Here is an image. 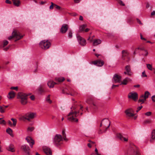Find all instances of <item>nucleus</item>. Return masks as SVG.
<instances>
[{"mask_svg": "<svg viewBox=\"0 0 155 155\" xmlns=\"http://www.w3.org/2000/svg\"><path fill=\"white\" fill-rule=\"evenodd\" d=\"M83 107L78 104L77 102L74 103L71 108V112L67 116V119L68 120L72 122H78V119L76 118L78 116V114L80 112L81 110L83 111Z\"/></svg>", "mask_w": 155, "mask_h": 155, "instance_id": "f257e3e1", "label": "nucleus"}, {"mask_svg": "<svg viewBox=\"0 0 155 155\" xmlns=\"http://www.w3.org/2000/svg\"><path fill=\"white\" fill-rule=\"evenodd\" d=\"M28 95L22 92L18 93L17 97L18 99H20V102L23 105H25L27 103V96Z\"/></svg>", "mask_w": 155, "mask_h": 155, "instance_id": "f03ea898", "label": "nucleus"}, {"mask_svg": "<svg viewBox=\"0 0 155 155\" xmlns=\"http://www.w3.org/2000/svg\"><path fill=\"white\" fill-rule=\"evenodd\" d=\"M24 35H21L18 31L15 30L12 33V35L8 37V39L9 40H11L13 38H15L16 40L15 41H16L22 38Z\"/></svg>", "mask_w": 155, "mask_h": 155, "instance_id": "7ed1b4c3", "label": "nucleus"}, {"mask_svg": "<svg viewBox=\"0 0 155 155\" xmlns=\"http://www.w3.org/2000/svg\"><path fill=\"white\" fill-rule=\"evenodd\" d=\"M63 139L61 135L60 134H56L54 137V143L56 146L60 145L62 143Z\"/></svg>", "mask_w": 155, "mask_h": 155, "instance_id": "20e7f679", "label": "nucleus"}, {"mask_svg": "<svg viewBox=\"0 0 155 155\" xmlns=\"http://www.w3.org/2000/svg\"><path fill=\"white\" fill-rule=\"evenodd\" d=\"M127 155H140V153L136 147L132 145L129 149Z\"/></svg>", "mask_w": 155, "mask_h": 155, "instance_id": "39448f33", "label": "nucleus"}, {"mask_svg": "<svg viewBox=\"0 0 155 155\" xmlns=\"http://www.w3.org/2000/svg\"><path fill=\"white\" fill-rule=\"evenodd\" d=\"M51 43L48 40H44L39 43L40 47L43 49H47L51 46Z\"/></svg>", "mask_w": 155, "mask_h": 155, "instance_id": "423d86ee", "label": "nucleus"}, {"mask_svg": "<svg viewBox=\"0 0 155 155\" xmlns=\"http://www.w3.org/2000/svg\"><path fill=\"white\" fill-rule=\"evenodd\" d=\"M66 89L62 90V93L64 94H67L70 95L72 96H75L77 95L78 94V93L76 91L72 88L69 89L68 92L66 91Z\"/></svg>", "mask_w": 155, "mask_h": 155, "instance_id": "0eeeda50", "label": "nucleus"}, {"mask_svg": "<svg viewBox=\"0 0 155 155\" xmlns=\"http://www.w3.org/2000/svg\"><path fill=\"white\" fill-rule=\"evenodd\" d=\"M102 121L103 127L105 129L104 132H105L107 131V129L110 127V122L109 120L107 119H104Z\"/></svg>", "mask_w": 155, "mask_h": 155, "instance_id": "6e6552de", "label": "nucleus"}, {"mask_svg": "<svg viewBox=\"0 0 155 155\" xmlns=\"http://www.w3.org/2000/svg\"><path fill=\"white\" fill-rule=\"evenodd\" d=\"M77 38L79 43L81 45L84 46L86 45V41L83 38L80 36H77Z\"/></svg>", "mask_w": 155, "mask_h": 155, "instance_id": "1a4fd4ad", "label": "nucleus"}, {"mask_svg": "<svg viewBox=\"0 0 155 155\" xmlns=\"http://www.w3.org/2000/svg\"><path fill=\"white\" fill-rule=\"evenodd\" d=\"M125 113L127 117H133L134 115V111L131 108H129L126 110Z\"/></svg>", "mask_w": 155, "mask_h": 155, "instance_id": "9d476101", "label": "nucleus"}, {"mask_svg": "<svg viewBox=\"0 0 155 155\" xmlns=\"http://www.w3.org/2000/svg\"><path fill=\"white\" fill-rule=\"evenodd\" d=\"M138 94L136 92H130L128 95V97L135 101L137 99Z\"/></svg>", "mask_w": 155, "mask_h": 155, "instance_id": "9b49d317", "label": "nucleus"}, {"mask_svg": "<svg viewBox=\"0 0 155 155\" xmlns=\"http://www.w3.org/2000/svg\"><path fill=\"white\" fill-rule=\"evenodd\" d=\"M91 64H94L95 65L99 67H101L104 64V61L101 60H98L92 61L91 62Z\"/></svg>", "mask_w": 155, "mask_h": 155, "instance_id": "f8f14e48", "label": "nucleus"}, {"mask_svg": "<svg viewBox=\"0 0 155 155\" xmlns=\"http://www.w3.org/2000/svg\"><path fill=\"white\" fill-rule=\"evenodd\" d=\"M121 76L117 74H115L114 75L113 80L115 83H119L121 80Z\"/></svg>", "mask_w": 155, "mask_h": 155, "instance_id": "ddd939ff", "label": "nucleus"}, {"mask_svg": "<svg viewBox=\"0 0 155 155\" xmlns=\"http://www.w3.org/2000/svg\"><path fill=\"white\" fill-rule=\"evenodd\" d=\"M69 28L68 25L66 24H63L60 29V32L62 33H65L67 31Z\"/></svg>", "mask_w": 155, "mask_h": 155, "instance_id": "4468645a", "label": "nucleus"}, {"mask_svg": "<svg viewBox=\"0 0 155 155\" xmlns=\"http://www.w3.org/2000/svg\"><path fill=\"white\" fill-rule=\"evenodd\" d=\"M21 148L26 153V155H30L29 149L28 147L24 145L21 146Z\"/></svg>", "mask_w": 155, "mask_h": 155, "instance_id": "2eb2a0df", "label": "nucleus"}, {"mask_svg": "<svg viewBox=\"0 0 155 155\" xmlns=\"http://www.w3.org/2000/svg\"><path fill=\"white\" fill-rule=\"evenodd\" d=\"M44 152L47 155H52V152L50 148L47 147H45L43 148Z\"/></svg>", "mask_w": 155, "mask_h": 155, "instance_id": "dca6fc26", "label": "nucleus"}, {"mask_svg": "<svg viewBox=\"0 0 155 155\" xmlns=\"http://www.w3.org/2000/svg\"><path fill=\"white\" fill-rule=\"evenodd\" d=\"M26 140H27V142L29 144L31 147H33V145L34 144V140L30 137H27L26 138Z\"/></svg>", "mask_w": 155, "mask_h": 155, "instance_id": "f3484780", "label": "nucleus"}, {"mask_svg": "<svg viewBox=\"0 0 155 155\" xmlns=\"http://www.w3.org/2000/svg\"><path fill=\"white\" fill-rule=\"evenodd\" d=\"M125 69L128 72V75L131 76L133 74V73L131 72L130 69V67L129 65H127L125 67Z\"/></svg>", "mask_w": 155, "mask_h": 155, "instance_id": "a211bd4d", "label": "nucleus"}, {"mask_svg": "<svg viewBox=\"0 0 155 155\" xmlns=\"http://www.w3.org/2000/svg\"><path fill=\"white\" fill-rule=\"evenodd\" d=\"M35 114L34 113H27L26 116L27 117V120L30 121L31 119H33Z\"/></svg>", "mask_w": 155, "mask_h": 155, "instance_id": "6ab92c4d", "label": "nucleus"}, {"mask_svg": "<svg viewBox=\"0 0 155 155\" xmlns=\"http://www.w3.org/2000/svg\"><path fill=\"white\" fill-rule=\"evenodd\" d=\"M101 40L99 39H95L93 41V45L94 46H97L101 43Z\"/></svg>", "mask_w": 155, "mask_h": 155, "instance_id": "aec40b11", "label": "nucleus"}, {"mask_svg": "<svg viewBox=\"0 0 155 155\" xmlns=\"http://www.w3.org/2000/svg\"><path fill=\"white\" fill-rule=\"evenodd\" d=\"M56 84V83L51 80L49 81L47 83L48 85L50 88H53L54 85Z\"/></svg>", "mask_w": 155, "mask_h": 155, "instance_id": "412c9836", "label": "nucleus"}, {"mask_svg": "<svg viewBox=\"0 0 155 155\" xmlns=\"http://www.w3.org/2000/svg\"><path fill=\"white\" fill-rule=\"evenodd\" d=\"M15 93L13 91H11L9 93L8 95V97L9 99H12L15 97Z\"/></svg>", "mask_w": 155, "mask_h": 155, "instance_id": "4be33fe9", "label": "nucleus"}, {"mask_svg": "<svg viewBox=\"0 0 155 155\" xmlns=\"http://www.w3.org/2000/svg\"><path fill=\"white\" fill-rule=\"evenodd\" d=\"M151 138V139L150 140L151 142H152L153 140H155V130H154L152 131Z\"/></svg>", "mask_w": 155, "mask_h": 155, "instance_id": "5701e85b", "label": "nucleus"}, {"mask_svg": "<svg viewBox=\"0 0 155 155\" xmlns=\"http://www.w3.org/2000/svg\"><path fill=\"white\" fill-rule=\"evenodd\" d=\"M7 150L12 152H14L15 151L14 145L12 144H10L8 147Z\"/></svg>", "mask_w": 155, "mask_h": 155, "instance_id": "b1692460", "label": "nucleus"}, {"mask_svg": "<svg viewBox=\"0 0 155 155\" xmlns=\"http://www.w3.org/2000/svg\"><path fill=\"white\" fill-rule=\"evenodd\" d=\"M14 5L16 6H19L20 2L19 0H12Z\"/></svg>", "mask_w": 155, "mask_h": 155, "instance_id": "393cba45", "label": "nucleus"}, {"mask_svg": "<svg viewBox=\"0 0 155 155\" xmlns=\"http://www.w3.org/2000/svg\"><path fill=\"white\" fill-rule=\"evenodd\" d=\"M130 80V79L127 78L124 79L122 82L121 84H123L124 85H126L127 83Z\"/></svg>", "mask_w": 155, "mask_h": 155, "instance_id": "a878e982", "label": "nucleus"}, {"mask_svg": "<svg viewBox=\"0 0 155 155\" xmlns=\"http://www.w3.org/2000/svg\"><path fill=\"white\" fill-rule=\"evenodd\" d=\"M146 100V99L144 97V95H143L140 97L139 100V101L140 102H142V103H143Z\"/></svg>", "mask_w": 155, "mask_h": 155, "instance_id": "bb28decb", "label": "nucleus"}, {"mask_svg": "<svg viewBox=\"0 0 155 155\" xmlns=\"http://www.w3.org/2000/svg\"><path fill=\"white\" fill-rule=\"evenodd\" d=\"M118 137L121 140H124L125 141H127L128 140L127 138L124 137L120 134L118 135Z\"/></svg>", "mask_w": 155, "mask_h": 155, "instance_id": "cd10ccee", "label": "nucleus"}, {"mask_svg": "<svg viewBox=\"0 0 155 155\" xmlns=\"http://www.w3.org/2000/svg\"><path fill=\"white\" fill-rule=\"evenodd\" d=\"M92 104V107L93 109L95 110H96L98 108V105L97 103L95 102H93Z\"/></svg>", "mask_w": 155, "mask_h": 155, "instance_id": "c85d7f7f", "label": "nucleus"}, {"mask_svg": "<svg viewBox=\"0 0 155 155\" xmlns=\"http://www.w3.org/2000/svg\"><path fill=\"white\" fill-rule=\"evenodd\" d=\"M62 134L63 137L64 139V140L65 141H67L68 139L66 137V135L65 132V131L64 130L62 131Z\"/></svg>", "mask_w": 155, "mask_h": 155, "instance_id": "c756f323", "label": "nucleus"}, {"mask_svg": "<svg viewBox=\"0 0 155 155\" xmlns=\"http://www.w3.org/2000/svg\"><path fill=\"white\" fill-rule=\"evenodd\" d=\"M6 132L11 136H12V130L9 128H8L6 129Z\"/></svg>", "mask_w": 155, "mask_h": 155, "instance_id": "7c9ffc66", "label": "nucleus"}, {"mask_svg": "<svg viewBox=\"0 0 155 155\" xmlns=\"http://www.w3.org/2000/svg\"><path fill=\"white\" fill-rule=\"evenodd\" d=\"M137 50H140V51H143L144 50V48L143 47H138L137 48H136L135 50V51H134V54H135L136 53V51H137Z\"/></svg>", "mask_w": 155, "mask_h": 155, "instance_id": "2f4dec72", "label": "nucleus"}, {"mask_svg": "<svg viewBox=\"0 0 155 155\" xmlns=\"http://www.w3.org/2000/svg\"><path fill=\"white\" fill-rule=\"evenodd\" d=\"M86 26V25L85 24H84L81 26L79 28V31H83L85 27Z\"/></svg>", "mask_w": 155, "mask_h": 155, "instance_id": "473e14b6", "label": "nucleus"}, {"mask_svg": "<svg viewBox=\"0 0 155 155\" xmlns=\"http://www.w3.org/2000/svg\"><path fill=\"white\" fill-rule=\"evenodd\" d=\"M44 86V85H40L38 88V91L40 92L41 93H42L44 92V90L43 89V88Z\"/></svg>", "mask_w": 155, "mask_h": 155, "instance_id": "72a5a7b5", "label": "nucleus"}, {"mask_svg": "<svg viewBox=\"0 0 155 155\" xmlns=\"http://www.w3.org/2000/svg\"><path fill=\"white\" fill-rule=\"evenodd\" d=\"M56 80L59 82H62L64 80V78L63 77L56 78Z\"/></svg>", "mask_w": 155, "mask_h": 155, "instance_id": "f704fd0d", "label": "nucleus"}, {"mask_svg": "<svg viewBox=\"0 0 155 155\" xmlns=\"http://www.w3.org/2000/svg\"><path fill=\"white\" fill-rule=\"evenodd\" d=\"M11 120L13 122V126L15 127L16 126L17 124V120L15 119H14L13 118H12L11 119Z\"/></svg>", "mask_w": 155, "mask_h": 155, "instance_id": "c9c22d12", "label": "nucleus"}, {"mask_svg": "<svg viewBox=\"0 0 155 155\" xmlns=\"http://www.w3.org/2000/svg\"><path fill=\"white\" fill-rule=\"evenodd\" d=\"M150 94V93L148 91H146L145 92L144 95V97L146 99L148 97L149 95Z\"/></svg>", "mask_w": 155, "mask_h": 155, "instance_id": "e433bc0d", "label": "nucleus"}, {"mask_svg": "<svg viewBox=\"0 0 155 155\" xmlns=\"http://www.w3.org/2000/svg\"><path fill=\"white\" fill-rule=\"evenodd\" d=\"M123 54V56H126L128 55L127 51L126 50H124L122 51Z\"/></svg>", "mask_w": 155, "mask_h": 155, "instance_id": "4c0bfd02", "label": "nucleus"}, {"mask_svg": "<svg viewBox=\"0 0 155 155\" xmlns=\"http://www.w3.org/2000/svg\"><path fill=\"white\" fill-rule=\"evenodd\" d=\"M50 95H48L47 97L46 98V101L50 104H51L52 103V101L50 100Z\"/></svg>", "mask_w": 155, "mask_h": 155, "instance_id": "58836bf2", "label": "nucleus"}, {"mask_svg": "<svg viewBox=\"0 0 155 155\" xmlns=\"http://www.w3.org/2000/svg\"><path fill=\"white\" fill-rule=\"evenodd\" d=\"M5 110V108H4V107L0 106V112L2 113H3L5 112L4 110Z\"/></svg>", "mask_w": 155, "mask_h": 155, "instance_id": "ea45409f", "label": "nucleus"}, {"mask_svg": "<svg viewBox=\"0 0 155 155\" xmlns=\"http://www.w3.org/2000/svg\"><path fill=\"white\" fill-rule=\"evenodd\" d=\"M147 68L150 70H152V67L151 65L150 64H147Z\"/></svg>", "mask_w": 155, "mask_h": 155, "instance_id": "a19ab883", "label": "nucleus"}, {"mask_svg": "<svg viewBox=\"0 0 155 155\" xmlns=\"http://www.w3.org/2000/svg\"><path fill=\"white\" fill-rule=\"evenodd\" d=\"M27 117L26 116V114H25L24 116H22L21 119V120H27Z\"/></svg>", "mask_w": 155, "mask_h": 155, "instance_id": "79ce46f5", "label": "nucleus"}, {"mask_svg": "<svg viewBox=\"0 0 155 155\" xmlns=\"http://www.w3.org/2000/svg\"><path fill=\"white\" fill-rule=\"evenodd\" d=\"M148 54V52L147 51L144 50L143 51V55L144 56H146Z\"/></svg>", "mask_w": 155, "mask_h": 155, "instance_id": "37998d69", "label": "nucleus"}, {"mask_svg": "<svg viewBox=\"0 0 155 155\" xmlns=\"http://www.w3.org/2000/svg\"><path fill=\"white\" fill-rule=\"evenodd\" d=\"M118 2L120 5H122V6L125 5V4L121 0H119V1H118Z\"/></svg>", "mask_w": 155, "mask_h": 155, "instance_id": "c03bdc74", "label": "nucleus"}, {"mask_svg": "<svg viewBox=\"0 0 155 155\" xmlns=\"http://www.w3.org/2000/svg\"><path fill=\"white\" fill-rule=\"evenodd\" d=\"M68 37L71 38L72 37V33L71 31H70L69 32L68 34Z\"/></svg>", "mask_w": 155, "mask_h": 155, "instance_id": "a18cd8bd", "label": "nucleus"}, {"mask_svg": "<svg viewBox=\"0 0 155 155\" xmlns=\"http://www.w3.org/2000/svg\"><path fill=\"white\" fill-rule=\"evenodd\" d=\"M34 127H28V128L27 130L28 131H32L34 130Z\"/></svg>", "mask_w": 155, "mask_h": 155, "instance_id": "49530a36", "label": "nucleus"}, {"mask_svg": "<svg viewBox=\"0 0 155 155\" xmlns=\"http://www.w3.org/2000/svg\"><path fill=\"white\" fill-rule=\"evenodd\" d=\"M151 122L150 120L148 119L145 120L144 122V123L145 124H150Z\"/></svg>", "mask_w": 155, "mask_h": 155, "instance_id": "de8ad7c7", "label": "nucleus"}, {"mask_svg": "<svg viewBox=\"0 0 155 155\" xmlns=\"http://www.w3.org/2000/svg\"><path fill=\"white\" fill-rule=\"evenodd\" d=\"M8 41H4L3 42V47H4L8 45Z\"/></svg>", "mask_w": 155, "mask_h": 155, "instance_id": "09e8293b", "label": "nucleus"}, {"mask_svg": "<svg viewBox=\"0 0 155 155\" xmlns=\"http://www.w3.org/2000/svg\"><path fill=\"white\" fill-rule=\"evenodd\" d=\"M54 6L55 8L57 9H60L61 8V7L58 5L56 4H54Z\"/></svg>", "mask_w": 155, "mask_h": 155, "instance_id": "8fccbe9b", "label": "nucleus"}, {"mask_svg": "<svg viewBox=\"0 0 155 155\" xmlns=\"http://www.w3.org/2000/svg\"><path fill=\"white\" fill-rule=\"evenodd\" d=\"M145 115L147 116H150L151 114V112L149 111L146 112L145 113Z\"/></svg>", "mask_w": 155, "mask_h": 155, "instance_id": "3c124183", "label": "nucleus"}, {"mask_svg": "<svg viewBox=\"0 0 155 155\" xmlns=\"http://www.w3.org/2000/svg\"><path fill=\"white\" fill-rule=\"evenodd\" d=\"M11 89L17 91L18 89V87H11Z\"/></svg>", "mask_w": 155, "mask_h": 155, "instance_id": "603ef678", "label": "nucleus"}, {"mask_svg": "<svg viewBox=\"0 0 155 155\" xmlns=\"http://www.w3.org/2000/svg\"><path fill=\"white\" fill-rule=\"evenodd\" d=\"M51 5L50 7V9H52L53 8L54 4L52 2H51Z\"/></svg>", "mask_w": 155, "mask_h": 155, "instance_id": "864d4df0", "label": "nucleus"}, {"mask_svg": "<svg viewBox=\"0 0 155 155\" xmlns=\"http://www.w3.org/2000/svg\"><path fill=\"white\" fill-rule=\"evenodd\" d=\"M142 77H147V75L145 74V71H143L142 73Z\"/></svg>", "mask_w": 155, "mask_h": 155, "instance_id": "5fc2aeb1", "label": "nucleus"}, {"mask_svg": "<svg viewBox=\"0 0 155 155\" xmlns=\"http://www.w3.org/2000/svg\"><path fill=\"white\" fill-rule=\"evenodd\" d=\"M0 124L5 125V122L4 120H2L0 121Z\"/></svg>", "mask_w": 155, "mask_h": 155, "instance_id": "6e6d98bb", "label": "nucleus"}, {"mask_svg": "<svg viewBox=\"0 0 155 155\" xmlns=\"http://www.w3.org/2000/svg\"><path fill=\"white\" fill-rule=\"evenodd\" d=\"M5 2L7 4H12V2L9 0H6Z\"/></svg>", "mask_w": 155, "mask_h": 155, "instance_id": "4d7b16f0", "label": "nucleus"}, {"mask_svg": "<svg viewBox=\"0 0 155 155\" xmlns=\"http://www.w3.org/2000/svg\"><path fill=\"white\" fill-rule=\"evenodd\" d=\"M142 107H143L142 106H141L138 107L137 110L136 112H137L139 110H140L142 108Z\"/></svg>", "mask_w": 155, "mask_h": 155, "instance_id": "13d9d810", "label": "nucleus"}, {"mask_svg": "<svg viewBox=\"0 0 155 155\" xmlns=\"http://www.w3.org/2000/svg\"><path fill=\"white\" fill-rule=\"evenodd\" d=\"M137 22L140 25H142L143 24L141 23L140 20L138 18L137 19Z\"/></svg>", "mask_w": 155, "mask_h": 155, "instance_id": "bf43d9fd", "label": "nucleus"}, {"mask_svg": "<svg viewBox=\"0 0 155 155\" xmlns=\"http://www.w3.org/2000/svg\"><path fill=\"white\" fill-rule=\"evenodd\" d=\"M140 38H141V40H144V41H146V38H143V36H142V35L141 34H140Z\"/></svg>", "mask_w": 155, "mask_h": 155, "instance_id": "052dcab7", "label": "nucleus"}, {"mask_svg": "<svg viewBox=\"0 0 155 155\" xmlns=\"http://www.w3.org/2000/svg\"><path fill=\"white\" fill-rule=\"evenodd\" d=\"M30 98L32 100H34L35 99V97L34 95H31L30 97Z\"/></svg>", "mask_w": 155, "mask_h": 155, "instance_id": "680f3d73", "label": "nucleus"}, {"mask_svg": "<svg viewBox=\"0 0 155 155\" xmlns=\"http://www.w3.org/2000/svg\"><path fill=\"white\" fill-rule=\"evenodd\" d=\"M152 99L153 102H155V95H153L152 96Z\"/></svg>", "mask_w": 155, "mask_h": 155, "instance_id": "e2e57ef3", "label": "nucleus"}, {"mask_svg": "<svg viewBox=\"0 0 155 155\" xmlns=\"http://www.w3.org/2000/svg\"><path fill=\"white\" fill-rule=\"evenodd\" d=\"M8 123L9 125L10 126H13V124H12L10 120H8Z\"/></svg>", "mask_w": 155, "mask_h": 155, "instance_id": "0e129e2a", "label": "nucleus"}, {"mask_svg": "<svg viewBox=\"0 0 155 155\" xmlns=\"http://www.w3.org/2000/svg\"><path fill=\"white\" fill-rule=\"evenodd\" d=\"M119 86V85H113L112 86V88H113L116 87H118Z\"/></svg>", "mask_w": 155, "mask_h": 155, "instance_id": "69168bd1", "label": "nucleus"}, {"mask_svg": "<svg viewBox=\"0 0 155 155\" xmlns=\"http://www.w3.org/2000/svg\"><path fill=\"white\" fill-rule=\"evenodd\" d=\"M92 146V144L90 143H89L87 144L88 147L90 148Z\"/></svg>", "mask_w": 155, "mask_h": 155, "instance_id": "338daca9", "label": "nucleus"}, {"mask_svg": "<svg viewBox=\"0 0 155 155\" xmlns=\"http://www.w3.org/2000/svg\"><path fill=\"white\" fill-rule=\"evenodd\" d=\"M151 15H155V11H153L151 13Z\"/></svg>", "mask_w": 155, "mask_h": 155, "instance_id": "774afa93", "label": "nucleus"}]
</instances>
